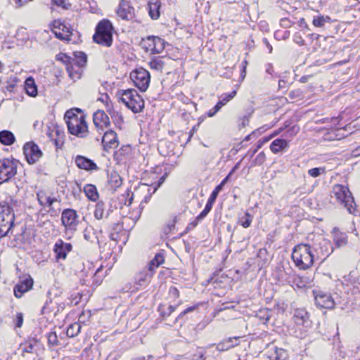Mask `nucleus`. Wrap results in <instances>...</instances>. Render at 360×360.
Returning a JSON list of instances; mask_svg holds the SVG:
<instances>
[{"label": "nucleus", "mask_w": 360, "mask_h": 360, "mask_svg": "<svg viewBox=\"0 0 360 360\" xmlns=\"http://www.w3.org/2000/svg\"><path fill=\"white\" fill-rule=\"evenodd\" d=\"M288 148V143L285 139H276L272 141L270 145V149L273 153H278L279 152Z\"/></svg>", "instance_id": "nucleus-26"}, {"label": "nucleus", "mask_w": 360, "mask_h": 360, "mask_svg": "<svg viewBox=\"0 0 360 360\" xmlns=\"http://www.w3.org/2000/svg\"><path fill=\"white\" fill-rule=\"evenodd\" d=\"M294 41L300 45V46H302L304 45V39H302V37H301V35L298 33H296L294 36Z\"/></svg>", "instance_id": "nucleus-58"}, {"label": "nucleus", "mask_w": 360, "mask_h": 360, "mask_svg": "<svg viewBox=\"0 0 360 360\" xmlns=\"http://www.w3.org/2000/svg\"><path fill=\"white\" fill-rule=\"evenodd\" d=\"M333 236L334 242L339 248L345 245L347 243V236L346 233L341 232L337 228L333 229Z\"/></svg>", "instance_id": "nucleus-27"}, {"label": "nucleus", "mask_w": 360, "mask_h": 360, "mask_svg": "<svg viewBox=\"0 0 360 360\" xmlns=\"http://www.w3.org/2000/svg\"><path fill=\"white\" fill-rule=\"evenodd\" d=\"M108 183L110 189L113 191L121 186L122 184V179L120 175L115 171H112L108 174Z\"/></svg>", "instance_id": "nucleus-23"}, {"label": "nucleus", "mask_w": 360, "mask_h": 360, "mask_svg": "<svg viewBox=\"0 0 360 360\" xmlns=\"http://www.w3.org/2000/svg\"><path fill=\"white\" fill-rule=\"evenodd\" d=\"M56 59L58 60L62 61L65 66L67 67L68 65L72 63L73 58L68 56L67 54L63 53H60L56 56Z\"/></svg>", "instance_id": "nucleus-44"}, {"label": "nucleus", "mask_w": 360, "mask_h": 360, "mask_svg": "<svg viewBox=\"0 0 360 360\" xmlns=\"http://www.w3.org/2000/svg\"><path fill=\"white\" fill-rule=\"evenodd\" d=\"M302 91L300 89H295V90L291 91L289 94V97L292 99L299 98L302 97Z\"/></svg>", "instance_id": "nucleus-52"}, {"label": "nucleus", "mask_w": 360, "mask_h": 360, "mask_svg": "<svg viewBox=\"0 0 360 360\" xmlns=\"http://www.w3.org/2000/svg\"><path fill=\"white\" fill-rule=\"evenodd\" d=\"M265 159H266V156H265V154L264 152H261L259 153L256 158H255V161L257 162V163H258L259 165H262L264 162L265 161Z\"/></svg>", "instance_id": "nucleus-57"}, {"label": "nucleus", "mask_w": 360, "mask_h": 360, "mask_svg": "<svg viewBox=\"0 0 360 360\" xmlns=\"http://www.w3.org/2000/svg\"><path fill=\"white\" fill-rule=\"evenodd\" d=\"M312 293L316 307L328 309L335 307V301L330 293L321 290H313Z\"/></svg>", "instance_id": "nucleus-9"}, {"label": "nucleus", "mask_w": 360, "mask_h": 360, "mask_svg": "<svg viewBox=\"0 0 360 360\" xmlns=\"http://www.w3.org/2000/svg\"><path fill=\"white\" fill-rule=\"evenodd\" d=\"M93 122L98 131H103L104 128L108 127L110 124L108 116L101 110H98L94 112Z\"/></svg>", "instance_id": "nucleus-14"}, {"label": "nucleus", "mask_w": 360, "mask_h": 360, "mask_svg": "<svg viewBox=\"0 0 360 360\" xmlns=\"http://www.w3.org/2000/svg\"><path fill=\"white\" fill-rule=\"evenodd\" d=\"M25 90L30 96L34 97L37 95V88L34 79L32 77L26 79L25 82Z\"/></svg>", "instance_id": "nucleus-29"}, {"label": "nucleus", "mask_w": 360, "mask_h": 360, "mask_svg": "<svg viewBox=\"0 0 360 360\" xmlns=\"http://www.w3.org/2000/svg\"><path fill=\"white\" fill-rule=\"evenodd\" d=\"M263 43L266 45V46L269 49V52L271 53L273 49H272L271 45L269 44V41H268V39L266 38H264L263 39Z\"/></svg>", "instance_id": "nucleus-64"}, {"label": "nucleus", "mask_w": 360, "mask_h": 360, "mask_svg": "<svg viewBox=\"0 0 360 360\" xmlns=\"http://www.w3.org/2000/svg\"><path fill=\"white\" fill-rule=\"evenodd\" d=\"M75 162L79 169L86 171L97 170L98 169L97 165L93 160L82 155L76 156Z\"/></svg>", "instance_id": "nucleus-17"}, {"label": "nucleus", "mask_w": 360, "mask_h": 360, "mask_svg": "<svg viewBox=\"0 0 360 360\" xmlns=\"http://www.w3.org/2000/svg\"><path fill=\"white\" fill-rule=\"evenodd\" d=\"M102 143L106 151L116 148L119 145L117 134L112 130L105 131L102 138Z\"/></svg>", "instance_id": "nucleus-16"}, {"label": "nucleus", "mask_w": 360, "mask_h": 360, "mask_svg": "<svg viewBox=\"0 0 360 360\" xmlns=\"http://www.w3.org/2000/svg\"><path fill=\"white\" fill-rule=\"evenodd\" d=\"M66 71L70 78L74 81L79 79L82 75V69L79 66H76V62L73 60L72 63L68 65Z\"/></svg>", "instance_id": "nucleus-25"}, {"label": "nucleus", "mask_w": 360, "mask_h": 360, "mask_svg": "<svg viewBox=\"0 0 360 360\" xmlns=\"http://www.w3.org/2000/svg\"><path fill=\"white\" fill-rule=\"evenodd\" d=\"M257 316L260 319L264 320L265 323H266L270 319V311L266 309L260 310L257 314Z\"/></svg>", "instance_id": "nucleus-48"}, {"label": "nucleus", "mask_w": 360, "mask_h": 360, "mask_svg": "<svg viewBox=\"0 0 360 360\" xmlns=\"http://www.w3.org/2000/svg\"><path fill=\"white\" fill-rule=\"evenodd\" d=\"M270 360H285L288 357L287 352L277 347H274L273 351H269Z\"/></svg>", "instance_id": "nucleus-28"}, {"label": "nucleus", "mask_w": 360, "mask_h": 360, "mask_svg": "<svg viewBox=\"0 0 360 360\" xmlns=\"http://www.w3.org/2000/svg\"><path fill=\"white\" fill-rule=\"evenodd\" d=\"M54 143V145L56 146V147L57 148H61V146H63V141L62 140V137H56V139H54L53 141H52Z\"/></svg>", "instance_id": "nucleus-60"}, {"label": "nucleus", "mask_w": 360, "mask_h": 360, "mask_svg": "<svg viewBox=\"0 0 360 360\" xmlns=\"http://www.w3.org/2000/svg\"><path fill=\"white\" fill-rule=\"evenodd\" d=\"M130 77L134 85L142 92L146 91L150 82V73L143 68H139L130 74Z\"/></svg>", "instance_id": "nucleus-8"}, {"label": "nucleus", "mask_w": 360, "mask_h": 360, "mask_svg": "<svg viewBox=\"0 0 360 360\" xmlns=\"http://www.w3.org/2000/svg\"><path fill=\"white\" fill-rule=\"evenodd\" d=\"M195 309V307H190L187 309H186L184 311H183L179 315V316L177 317L176 320L179 318H181V316H184L185 314L189 313V312H191L193 311L194 309Z\"/></svg>", "instance_id": "nucleus-63"}, {"label": "nucleus", "mask_w": 360, "mask_h": 360, "mask_svg": "<svg viewBox=\"0 0 360 360\" xmlns=\"http://www.w3.org/2000/svg\"><path fill=\"white\" fill-rule=\"evenodd\" d=\"M165 65V63L160 57H153L149 62V66L151 69L162 71Z\"/></svg>", "instance_id": "nucleus-36"}, {"label": "nucleus", "mask_w": 360, "mask_h": 360, "mask_svg": "<svg viewBox=\"0 0 360 360\" xmlns=\"http://www.w3.org/2000/svg\"><path fill=\"white\" fill-rule=\"evenodd\" d=\"M120 95V100L133 112L138 113L142 111L144 108V101L141 96L134 89L121 90L118 92Z\"/></svg>", "instance_id": "nucleus-4"}, {"label": "nucleus", "mask_w": 360, "mask_h": 360, "mask_svg": "<svg viewBox=\"0 0 360 360\" xmlns=\"http://www.w3.org/2000/svg\"><path fill=\"white\" fill-rule=\"evenodd\" d=\"M13 209L8 203L0 204V239L7 236L13 226Z\"/></svg>", "instance_id": "nucleus-6"}, {"label": "nucleus", "mask_w": 360, "mask_h": 360, "mask_svg": "<svg viewBox=\"0 0 360 360\" xmlns=\"http://www.w3.org/2000/svg\"><path fill=\"white\" fill-rule=\"evenodd\" d=\"M331 198H335L337 202L343 205L350 214L355 211V202L349 188L340 184H336L333 187Z\"/></svg>", "instance_id": "nucleus-5"}, {"label": "nucleus", "mask_w": 360, "mask_h": 360, "mask_svg": "<svg viewBox=\"0 0 360 360\" xmlns=\"http://www.w3.org/2000/svg\"><path fill=\"white\" fill-rule=\"evenodd\" d=\"M114 27L112 22L107 19H103L96 25L93 40L98 44L110 47L112 44V32Z\"/></svg>", "instance_id": "nucleus-3"}, {"label": "nucleus", "mask_w": 360, "mask_h": 360, "mask_svg": "<svg viewBox=\"0 0 360 360\" xmlns=\"http://www.w3.org/2000/svg\"><path fill=\"white\" fill-rule=\"evenodd\" d=\"M299 126L293 125L286 131L285 136V137H293L299 132Z\"/></svg>", "instance_id": "nucleus-47"}, {"label": "nucleus", "mask_w": 360, "mask_h": 360, "mask_svg": "<svg viewBox=\"0 0 360 360\" xmlns=\"http://www.w3.org/2000/svg\"><path fill=\"white\" fill-rule=\"evenodd\" d=\"M311 247L315 254L316 259H324L328 257L332 252L330 250L331 246L330 243L323 238H321L319 245L314 244Z\"/></svg>", "instance_id": "nucleus-13"}, {"label": "nucleus", "mask_w": 360, "mask_h": 360, "mask_svg": "<svg viewBox=\"0 0 360 360\" xmlns=\"http://www.w3.org/2000/svg\"><path fill=\"white\" fill-rule=\"evenodd\" d=\"M117 13L122 19L129 20L134 18V8L130 5L129 1L122 0L120 2Z\"/></svg>", "instance_id": "nucleus-15"}, {"label": "nucleus", "mask_w": 360, "mask_h": 360, "mask_svg": "<svg viewBox=\"0 0 360 360\" xmlns=\"http://www.w3.org/2000/svg\"><path fill=\"white\" fill-rule=\"evenodd\" d=\"M165 262V258L162 253H157L154 258L150 262L148 266H146L150 271H152L153 274L155 272V269L159 267L161 264Z\"/></svg>", "instance_id": "nucleus-30"}, {"label": "nucleus", "mask_w": 360, "mask_h": 360, "mask_svg": "<svg viewBox=\"0 0 360 360\" xmlns=\"http://www.w3.org/2000/svg\"><path fill=\"white\" fill-rule=\"evenodd\" d=\"M68 110L65 114V119L69 132L80 138H84L88 135V127L85 120V116L79 109Z\"/></svg>", "instance_id": "nucleus-1"}, {"label": "nucleus", "mask_w": 360, "mask_h": 360, "mask_svg": "<svg viewBox=\"0 0 360 360\" xmlns=\"http://www.w3.org/2000/svg\"><path fill=\"white\" fill-rule=\"evenodd\" d=\"M15 141V136L12 132L7 130L0 131V142L6 146H11Z\"/></svg>", "instance_id": "nucleus-31"}, {"label": "nucleus", "mask_w": 360, "mask_h": 360, "mask_svg": "<svg viewBox=\"0 0 360 360\" xmlns=\"http://www.w3.org/2000/svg\"><path fill=\"white\" fill-rule=\"evenodd\" d=\"M37 200L41 206L51 207L52 205L57 202L56 198L48 195L45 191H40L37 193Z\"/></svg>", "instance_id": "nucleus-21"}, {"label": "nucleus", "mask_w": 360, "mask_h": 360, "mask_svg": "<svg viewBox=\"0 0 360 360\" xmlns=\"http://www.w3.org/2000/svg\"><path fill=\"white\" fill-rule=\"evenodd\" d=\"M53 28H58V30H64L65 28H66V26L58 20H55L53 23Z\"/></svg>", "instance_id": "nucleus-59"}, {"label": "nucleus", "mask_w": 360, "mask_h": 360, "mask_svg": "<svg viewBox=\"0 0 360 360\" xmlns=\"http://www.w3.org/2000/svg\"><path fill=\"white\" fill-rule=\"evenodd\" d=\"M253 216L250 214L249 212H246L244 216L239 218V224L243 228H248L250 226L251 223L252 221Z\"/></svg>", "instance_id": "nucleus-39"}, {"label": "nucleus", "mask_w": 360, "mask_h": 360, "mask_svg": "<svg viewBox=\"0 0 360 360\" xmlns=\"http://www.w3.org/2000/svg\"><path fill=\"white\" fill-rule=\"evenodd\" d=\"M222 190L221 187V186H217L215 187V188L214 189V191L212 192L210 196L209 197V200H210L212 202H215L218 195H219V193Z\"/></svg>", "instance_id": "nucleus-50"}, {"label": "nucleus", "mask_w": 360, "mask_h": 360, "mask_svg": "<svg viewBox=\"0 0 360 360\" xmlns=\"http://www.w3.org/2000/svg\"><path fill=\"white\" fill-rule=\"evenodd\" d=\"M101 269H102V267L101 266L100 268H98L96 270V271L94 274V283L95 282L96 285H99L101 283V276H100V275H99V274H100V272L101 271Z\"/></svg>", "instance_id": "nucleus-56"}, {"label": "nucleus", "mask_w": 360, "mask_h": 360, "mask_svg": "<svg viewBox=\"0 0 360 360\" xmlns=\"http://www.w3.org/2000/svg\"><path fill=\"white\" fill-rule=\"evenodd\" d=\"M81 330V326L78 323L70 324L66 330V335L69 338H74L77 336Z\"/></svg>", "instance_id": "nucleus-37"}, {"label": "nucleus", "mask_w": 360, "mask_h": 360, "mask_svg": "<svg viewBox=\"0 0 360 360\" xmlns=\"http://www.w3.org/2000/svg\"><path fill=\"white\" fill-rule=\"evenodd\" d=\"M72 250V245L70 243H65L61 239L58 240L54 244L53 251L56 255V261L59 262L60 260H65L67 258L68 253Z\"/></svg>", "instance_id": "nucleus-11"}, {"label": "nucleus", "mask_w": 360, "mask_h": 360, "mask_svg": "<svg viewBox=\"0 0 360 360\" xmlns=\"http://www.w3.org/2000/svg\"><path fill=\"white\" fill-rule=\"evenodd\" d=\"M32 285L33 280L31 277L22 280L14 287L15 296L18 298L21 297L25 292L32 288Z\"/></svg>", "instance_id": "nucleus-18"}, {"label": "nucleus", "mask_w": 360, "mask_h": 360, "mask_svg": "<svg viewBox=\"0 0 360 360\" xmlns=\"http://www.w3.org/2000/svg\"><path fill=\"white\" fill-rule=\"evenodd\" d=\"M249 117H250V115H245V116H243V117L241 118V123H240V125H241L243 127H246L247 125H248V124H249Z\"/></svg>", "instance_id": "nucleus-62"}, {"label": "nucleus", "mask_w": 360, "mask_h": 360, "mask_svg": "<svg viewBox=\"0 0 360 360\" xmlns=\"http://www.w3.org/2000/svg\"><path fill=\"white\" fill-rule=\"evenodd\" d=\"M48 344L51 347L58 346L59 341L56 332H50L47 334Z\"/></svg>", "instance_id": "nucleus-42"}, {"label": "nucleus", "mask_w": 360, "mask_h": 360, "mask_svg": "<svg viewBox=\"0 0 360 360\" xmlns=\"http://www.w3.org/2000/svg\"><path fill=\"white\" fill-rule=\"evenodd\" d=\"M60 136V132L59 129H53L51 130H49V131L48 132V136L49 137V139H51V141L54 139H56V136Z\"/></svg>", "instance_id": "nucleus-51"}, {"label": "nucleus", "mask_w": 360, "mask_h": 360, "mask_svg": "<svg viewBox=\"0 0 360 360\" xmlns=\"http://www.w3.org/2000/svg\"><path fill=\"white\" fill-rule=\"evenodd\" d=\"M292 259L295 266L300 270H307L314 264L315 254L309 244H299L292 252Z\"/></svg>", "instance_id": "nucleus-2"}, {"label": "nucleus", "mask_w": 360, "mask_h": 360, "mask_svg": "<svg viewBox=\"0 0 360 360\" xmlns=\"http://www.w3.org/2000/svg\"><path fill=\"white\" fill-rule=\"evenodd\" d=\"M331 19L328 15H318L313 18L312 24L316 27L322 28L327 23H330Z\"/></svg>", "instance_id": "nucleus-33"}, {"label": "nucleus", "mask_w": 360, "mask_h": 360, "mask_svg": "<svg viewBox=\"0 0 360 360\" xmlns=\"http://www.w3.org/2000/svg\"><path fill=\"white\" fill-rule=\"evenodd\" d=\"M325 172V168L324 167H315L310 169L308 171V174L312 176V177H317L320 176L321 173Z\"/></svg>", "instance_id": "nucleus-46"}, {"label": "nucleus", "mask_w": 360, "mask_h": 360, "mask_svg": "<svg viewBox=\"0 0 360 360\" xmlns=\"http://www.w3.org/2000/svg\"><path fill=\"white\" fill-rule=\"evenodd\" d=\"M52 312L56 314V312H54L53 302H52V300L46 301L41 309V313L44 314H51Z\"/></svg>", "instance_id": "nucleus-45"}, {"label": "nucleus", "mask_w": 360, "mask_h": 360, "mask_svg": "<svg viewBox=\"0 0 360 360\" xmlns=\"http://www.w3.org/2000/svg\"><path fill=\"white\" fill-rule=\"evenodd\" d=\"M86 196L91 201H96L98 198V193L95 186L87 184L84 188Z\"/></svg>", "instance_id": "nucleus-32"}, {"label": "nucleus", "mask_w": 360, "mask_h": 360, "mask_svg": "<svg viewBox=\"0 0 360 360\" xmlns=\"http://www.w3.org/2000/svg\"><path fill=\"white\" fill-rule=\"evenodd\" d=\"M153 54L160 53L165 47V41L158 37H154Z\"/></svg>", "instance_id": "nucleus-35"}, {"label": "nucleus", "mask_w": 360, "mask_h": 360, "mask_svg": "<svg viewBox=\"0 0 360 360\" xmlns=\"http://www.w3.org/2000/svg\"><path fill=\"white\" fill-rule=\"evenodd\" d=\"M24 154L30 164L37 162L42 155L38 146L32 142L27 143L23 148Z\"/></svg>", "instance_id": "nucleus-12"}, {"label": "nucleus", "mask_w": 360, "mask_h": 360, "mask_svg": "<svg viewBox=\"0 0 360 360\" xmlns=\"http://www.w3.org/2000/svg\"><path fill=\"white\" fill-rule=\"evenodd\" d=\"M53 4L62 7L64 9H69L71 6V4L67 2L65 0H52Z\"/></svg>", "instance_id": "nucleus-49"}, {"label": "nucleus", "mask_w": 360, "mask_h": 360, "mask_svg": "<svg viewBox=\"0 0 360 360\" xmlns=\"http://www.w3.org/2000/svg\"><path fill=\"white\" fill-rule=\"evenodd\" d=\"M18 161L15 159L0 160V184L9 181L17 173Z\"/></svg>", "instance_id": "nucleus-7"}, {"label": "nucleus", "mask_w": 360, "mask_h": 360, "mask_svg": "<svg viewBox=\"0 0 360 360\" xmlns=\"http://www.w3.org/2000/svg\"><path fill=\"white\" fill-rule=\"evenodd\" d=\"M169 296L174 299H176L179 296V290L176 287H174V286L170 287V288L169 290Z\"/></svg>", "instance_id": "nucleus-53"}, {"label": "nucleus", "mask_w": 360, "mask_h": 360, "mask_svg": "<svg viewBox=\"0 0 360 360\" xmlns=\"http://www.w3.org/2000/svg\"><path fill=\"white\" fill-rule=\"evenodd\" d=\"M78 215L73 209H65L61 214V222L67 230L76 231Z\"/></svg>", "instance_id": "nucleus-10"}, {"label": "nucleus", "mask_w": 360, "mask_h": 360, "mask_svg": "<svg viewBox=\"0 0 360 360\" xmlns=\"http://www.w3.org/2000/svg\"><path fill=\"white\" fill-rule=\"evenodd\" d=\"M152 39H154V36H149L143 40V47L146 51L150 52V53L153 54L154 41Z\"/></svg>", "instance_id": "nucleus-40"}, {"label": "nucleus", "mask_w": 360, "mask_h": 360, "mask_svg": "<svg viewBox=\"0 0 360 360\" xmlns=\"http://www.w3.org/2000/svg\"><path fill=\"white\" fill-rule=\"evenodd\" d=\"M201 219H198V216H197L194 221H191V223L188 224V225L187 226V229H194L198 224V222Z\"/></svg>", "instance_id": "nucleus-61"}, {"label": "nucleus", "mask_w": 360, "mask_h": 360, "mask_svg": "<svg viewBox=\"0 0 360 360\" xmlns=\"http://www.w3.org/2000/svg\"><path fill=\"white\" fill-rule=\"evenodd\" d=\"M148 13L150 18L157 20L160 16L162 0H150L148 1Z\"/></svg>", "instance_id": "nucleus-20"}, {"label": "nucleus", "mask_w": 360, "mask_h": 360, "mask_svg": "<svg viewBox=\"0 0 360 360\" xmlns=\"http://www.w3.org/2000/svg\"><path fill=\"white\" fill-rule=\"evenodd\" d=\"M105 213V204L103 201H99L96 203L94 210V217L97 219H101L104 217Z\"/></svg>", "instance_id": "nucleus-38"}, {"label": "nucleus", "mask_w": 360, "mask_h": 360, "mask_svg": "<svg viewBox=\"0 0 360 360\" xmlns=\"http://www.w3.org/2000/svg\"><path fill=\"white\" fill-rule=\"evenodd\" d=\"M292 286H296L297 288L302 289L306 288L310 284V280L307 277L295 275L292 281Z\"/></svg>", "instance_id": "nucleus-34"}, {"label": "nucleus", "mask_w": 360, "mask_h": 360, "mask_svg": "<svg viewBox=\"0 0 360 360\" xmlns=\"http://www.w3.org/2000/svg\"><path fill=\"white\" fill-rule=\"evenodd\" d=\"M76 58H73L76 62V66H79L80 69L86 64V56L85 53L82 52H78L76 55Z\"/></svg>", "instance_id": "nucleus-41"}, {"label": "nucleus", "mask_w": 360, "mask_h": 360, "mask_svg": "<svg viewBox=\"0 0 360 360\" xmlns=\"http://www.w3.org/2000/svg\"><path fill=\"white\" fill-rule=\"evenodd\" d=\"M294 319L297 324L305 325L309 319V314L304 309H297L294 313Z\"/></svg>", "instance_id": "nucleus-24"}, {"label": "nucleus", "mask_w": 360, "mask_h": 360, "mask_svg": "<svg viewBox=\"0 0 360 360\" xmlns=\"http://www.w3.org/2000/svg\"><path fill=\"white\" fill-rule=\"evenodd\" d=\"M23 323V315L22 313H18L16 314V319H15V326L18 328H20L22 326Z\"/></svg>", "instance_id": "nucleus-55"}, {"label": "nucleus", "mask_w": 360, "mask_h": 360, "mask_svg": "<svg viewBox=\"0 0 360 360\" xmlns=\"http://www.w3.org/2000/svg\"><path fill=\"white\" fill-rule=\"evenodd\" d=\"M153 273L150 271L147 267H145L134 277L135 283L139 286L145 285L152 278Z\"/></svg>", "instance_id": "nucleus-19"}, {"label": "nucleus", "mask_w": 360, "mask_h": 360, "mask_svg": "<svg viewBox=\"0 0 360 360\" xmlns=\"http://www.w3.org/2000/svg\"><path fill=\"white\" fill-rule=\"evenodd\" d=\"M236 95V91L234 90L229 94H225L223 96L222 99L227 103L229 101H231L232 98H233Z\"/></svg>", "instance_id": "nucleus-54"}, {"label": "nucleus", "mask_w": 360, "mask_h": 360, "mask_svg": "<svg viewBox=\"0 0 360 360\" xmlns=\"http://www.w3.org/2000/svg\"><path fill=\"white\" fill-rule=\"evenodd\" d=\"M214 202L208 199L204 210L198 215V219H203L212 210Z\"/></svg>", "instance_id": "nucleus-43"}, {"label": "nucleus", "mask_w": 360, "mask_h": 360, "mask_svg": "<svg viewBox=\"0 0 360 360\" xmlns=\"http://www.w3.org/2000/svg\"><path fill=\"white\" fill-rule=\"evenodd\" d=\"M37 342L35 340H30L20 345L18 350L21 352L24 357L32 355L35 352V347Z\"/></svg>", "instance_id": "nucleus-22"}]
</instances>
